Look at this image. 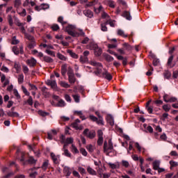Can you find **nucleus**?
Here are the masks:
<instances>
[{
	"label": "nucleus",
	"instance_id": "nucleus-47",
	"mask_svg": "<svg viewBox=\"0 0 178 178\" xmlns=\"http://www.w3.org/2000/svg\"><path fill=\"white\" fill-rule=\"evenodd\" d=\"M14 69L16 70L17 73H19V72H20V70L22 69V67L20 66V65H19V63H15Z\"/></svg>",
	"mask_w": 178,
	"mask_h": 178
},
{
	"label": "nucleus",
	"instance_id": "nucleus-9",
	"mask_svg": "<svg viewBox=\"0 0 178 178\" xmlns=\"http://www.w3.org/2000/svg\"><path fill=\"white\" fill-rule=\"evenodd\" d=\"M46 84H47V86H49V87H51V88H52V90H56V88H58V85L56 84V81H55V80L48 79L46 81Z\"/></svg>",
	"mask_w": 178,
	"mask_h": 178
},
{
	"label": "nucleus",
	"instance_id": "nucleus-58",
	"mask_svg": "<svg viewBox=\"0 0 178 178\" xmlns=\"http://www.w3.org/2000/svg\"><path fill=\"white\" fill-rule=\"evenodd\" d=\"M72 97L74 98L75 102H80V96L79 95H73Z\"/></svg>",
	"mask_w": 178,
	"mask_h": 178
},
{
	"label": "nucleus",
	"instance_id": "nucleus-10",
	"mask_svg": "<svg viewBox=\"0 0 178 178\" xmlns=\"http://www.w3.org/2000/svg\"><path fill=\"white\" fill-rule=\"evenodd\" d=\"M7 115L9 118H19V113L15 112V107H12L10 111L7 112Z\"/></svg>",
	"mask_w": 178,
	"mask_h": 178
},
{
	"label": "nucleus",
	"instance_id": "nucleus-42",
	"mask_svg": "<svg viewBox=\"0 0 178 178\" xmlns=\"http://www.w3.org/2000/svg\"><path fill=\"white\" fill-rule=\"evenodd\" d=\"M57 106H59L60 108H63V106H66V103L65 102V100L60 99L57 104Z\"/></svg>",
	"mask_w": 178,
	"mask_h": 178
},
{
	"label": "nucleus",
	"instance_id": "nucleus-22",
	"mask_svg": "<svg viewBox=\"0 0 178 178\" xmlns=\"http://www.w3.org/2000/svg\"><path fill=\"white\" fill-rule=\"evenodd\" d=\"M122 47H123L124 51H131V49H133V47L129 44V43L125 42L122 44Z\"/></svg>",
	"mask_w": 178,
	"mask_h": 178
},
{
	"label": "nucleus",
	"instance_id": "nucleus-2",
	"mask_svg": "<svg viewBox=\"0 0 178 178\" xmlns=\"http://www.w3.org/2000/svg\"><path fill=\"white\" fill-rule=\"evenodd\" d=\"M95 115L99 118H97L94 115H90V119L92 120V122H96L98 124H100L101 126H104V118H102V116H101V114H99V112L96 111Z\"/></svg>",
	"mask_w": 178,
	"mask_h": 178
},
{
	"label": "nucleus",
	"instance_id": "nucleus-45",
	"mask_svg": "<svg viewBox=\"0 0 178 178\" xmlns=\"http://www.w3.org/2000/svg\"><path fill=\"white\" fill-rule=\"evenodd\" d=\"M173 58H174L173 55H171L168 58V63H167V65L168 66H170L171 67H173L175 66V65H172V62H173Z\"/></svg>",
	"mask_w": 178,
	"mask_h": 178
},
{
	"label": "nucleus",
	"instance_id": "nucleus-29",
	"mask_svg": "<svg viewBox=\"0 0 178 178\" xmlns=\"http://www.w3.org/2000/svg\"><path fill=\"white\" fill-rule=\"evenodd\" d=\"M108 166H110V168L111 169H119V168L120 166L119 165V163H108Z\"/></svg>",
	"mask_w": 178,
	"mask_h": 178
},
{
	"label": "nucleus",
	"instance_id": "nucleus-32",
	"mask_svg": "<svg viewBox=\"0 0 178 178\" xmlns=\"http://www.w3.org/2000/svg\"><path fill=\"white\" fill-rule=\"evenodd\" d=\"M24 35H25V38L28 40V42L35 41V39H34V36L29 33H25Z\"/></svg>",
	"mask_w": 178,
	"mask_h": 178
},
{
	"label": "nucleus",
	"instance_id": "nucleus-43",
	"mask_svg": "<svg viewBox=\"0 0 178 178\" xmlns=\"http://www.w3.org/2000/svg\"><path fill=\"white\" fill-rule=\"evenodd\" d=\"M79 60L81 63H86V62H88V58L86 56H81Z\"/></svg>",
	"mask_w": 178,
	"mask_h": 178
},
{
	"label": "nucleus",
	"instance_id": "nucleus-16",
	"mask_svg": "<svg viewBox=\"0 0 178 178\" xmlns=\"http://www.w3.org/2000/svg\"><path fill=\"white\" fill-rule=\"evenodd\" d=\"M41 91L43 94V95L46 97L48 98L49 97V92H48V89L47 87L43 86L41 88Z\"/></svg>",
	"mask_w": 178,
	"mask_h": 178
},
{
	"label": "nucleus",
	"instance_id": "nucleus-25",
	"mask_svg": "<svg viewBox=\"0 0 178 178\" xmlns=\"http://www.w3.org/2000/svg\"><path fill=\"white\" fill-rule=\"evenodd\" d=\"M43 60L47 63H54V59L48 56H43Z\"/></svg>",
	"mask_w": 178,
	"mask_h": 178
},
{
	"label": "nucleus",
	"instance_id": "nucleus-49",
	"mask_svg": "<svg viewBox=\"0 0 178 178\" xmlns=\"http://www.w3.org/2000/svg\"><path fill=\"white\" fill-rule=\"evenodd\" d=\"M108 24L106 22L102 23L101 24V30L102 31H108V27H106V25Z\"/></svg>",
	"mask_w": 178,
	"mask_h": 178
},
{
	"label": "nucleus",
	"instance_id": "nucleus-7",
	"mask_svg": "<svg viewBox=\"0 0 178 178\" xmlns=\"http://www.w3.org/2000/svg\"><path fill=\"white\" fill-rule=\"evenodd\" d=\"M97 145H102V144H104V132L102 130L99 129L97 131Z\"/></svg>",
	"mask_w": 178,
	"mask_h": 178
},
{
	"label": "nucleus",
	"instance_id": "nucleus-30",
	"mask_svg": "<svg viewBox=\"0 0 178 178\" xmlns=\"http://www.w3.org/2000/svg\"><path fill=\"white\" fill-rule=\"evenodd\" d=\"M49 165V161L45 160V161L43 162L41 168H42L43 170H46L47 169H48V165Z\"/></svg>",
	"mask_w": 178,
	"mask_h": 178
},
{
	"label": "nucleus",
	"instance_id": "nucleus-1",
	"mask_svg": "<svg viewBox=\"0 0 178 178\" xmlns=\"http://www.w3.org/2000/svg\"><path fill=\"white\" fill-rule=\"evenodd\" d=\"M65 31L69 34V35H72V37H79L80 35H86V33L83 31V30H79L80 33L77 32L76 26L73 25H68L65 28Z\"/></svg>",
	"mask_w": 178,
	"mask_h": 178
},
{
	"label": "nucleus",
	"instance_id": "nucleus-39",
	"mask_svg": "<svg viewBox=\"0 0 178 178\" xmlns=\"http://www.w3.org/2000/svg\"><path fill=\"white\" fill-rule=\"evenodd\" d=\"M86 149H88V152L92 154V152H94V149H95V147L92 145H88L86 146Z\"/></svg>",
	"mask_w": 178,
	"mask_h": 178
},
{
	"label": "nucleus",
	"instance_id": "nucleus-15",
	"mask_svg": "<svg viewBox=\"0 0 178 178\" xmlns=\"http://www.w3.org/2000/svg\"><path fill=\"white\" fill-rule=\"evenodd\" d=\"M83 14L85 15V16L89 17L90 19L94 17V13H92L91 10H85L83 11Z\"/></svg>",
	"mask_w": 178,
	"mask_h": 178
},
{
	"label": "nucleus",
	"instance_id": "nucleus-61",
	"mask_svg": "<svg viewBox=\"0 0 178 178\" xmlns=\"http://www.w3.org/2000/svg\"><path fill=\"white\" fill-rule=\"evenodd\" d=\"M42 10H45L46 9L49 8V5L47 3H42L40 5Z\"/></svg>",
	"mask_w": 178,
	"mask_h": 178
},
{
	"label": "nucleus",
	"instance_id": "nucleus-55",
	"mask_svg": "<svg viewBox=\"0 0 178 178\" xmlns=\"http://www.w3.org/2000/svg\"><path fill=\"white\" fill-rule=\"evenodd\" d=\"M102 18L108 19V20H109L111 17L109 16V15H108V13H105V11H103V13H102Z\"/></svg>",
	"mask_w": 178,
	"mask_h": 178
},
{
	"label": "nucleus",
	"instance_id": "nucleus-37",
	"mask_svg": "<svg viewBox=\"0 0 178 178\" xmlns=\"http://www.w3.org/2000/svg\"><path fill=\"white\" fill-rule=\"evenodd\" d=\"M24 81V75L23 74H20L18 75V83L19 84H23Z\"/></svg>",
	"mask_w": 178,
	"mask_h": 178
},
{
	"label": "nucleus",
	"instance_id": "nucleus-48",
	"mask_svg": "<svg viewBox=\"0 0 178 178\" xmlns=\"http://www.w3.org/2000/svg\"><path fill=\"white\" fill-rule=\"evenodd\" d=\"M106 23H107V24H109L111 27H115V20H112L109 18L106 20Z\"/></svg>",
	"mask_w": 178,
	"mask_h": 178
},
{
	"label": "nucleus",
	"instance_id": "nucleus-53",
	"mask_svg": "<svg viewBox=\"0 0 178 178\" xmlns=\"http://www.w3.org/2000/svg\"><path fill=\"white\" fill-rule=\"evenodd\" d=\"M64 149V155L65 156H67L68 158H72V154L70 152H69V150L67 149H66L65 147L63 148Z\"/></svg>",
	"mask_w": 178,
	"mask_h": 178
},
{
	"label": "nucleus",
	"instance_id": "nucleus-60",
	"mask_svg": "<svg viewBox=\"0 0 178 178\" xmlns=\"http://www.w3.org/2000/svg\"><path fill=\"white\" fill-rule=\"evenodd\" d=\"M53 31H58L59 30V25L54 24L51 26Z\"/></svg>",
	"mask_w": 178,
	"mask_h": 178
},
{
	"label": "nucleus",
	"instance_id": "nucleus-11",
	"mask_svg": "<svg viewBox=\"0 0 178 178\" xmlns=\"http://www.w3.org/2000/svg\"><path fill=\"white\" fill-rule=\"evenodd\" d=\"M26 63L30 67H35V66L37 65V60H35L34 58H31L26 60Z\"/></svg>",
	"mask_w": 178,
	"mask_h": 178
},
{
	"label": "nucleus",
	"instance_id": "nucleus-50",
	"mask_svg": "<svg viewBox=\"0 0 178 178\" xmlns=\"http://www.w3.org/2000/svg\"><path fill=\"white\" fill-rule=\"evenodd\" d=\"M71 151L73 154H79V149L74 145H72Z\"/></svg>",
	"mask_w": 178,
	"mask_h": 178
},
{
	"label": "nucleus",
	"instance_id": "nucleus-21",
	"mask_svg": "<svg viewBox=\"0 0 178 178\" xmlns=\"http://www.w3.org/2000/svg\"><path fill=\"white\" fill-rule=\"evenodd\" d=\"M104 3H106V5H108L110 8H114L115 7V1L112 0H105Z\"/></svg>",
	"mask_w": 178,
	"mask_h": 178
},
{
	"label": "nucleus",
	"instance_id": "nucleus-51",
	"mask_svg": "<svg viewBox=\"0 0 178 178\" xmlns=\"http://www.w3.org/2000/svg\"><path fill=\"white\" fill-rule=\"evenodd\" d=\"M8 22L9 26L12 27V26H13V18H12V15H8Z\"/></svg>",
	"mask_w": 178,
	"mask_h": 178
},
{
	"label": "nucleus",
	"instance_id": "nucleus-26",
	"mask_svg": "<svg viewBox=\"0 0 178 178\" xmlns=\"http://www.w3.org/2000/svg\"><path fill=\"white\" fill-rule=\"evenodd\" d=\"M67 72V65H66V64L63 65L61 66V74H62V76H65Z\"/></svg>",
	"mask_w": 178,
	"mask_h": 178
},
{
	"label": "nucleus",
	"instance_id": "nucleus-54",
	"mask_svg": "<svg viewBox=\"0 0 178 178\" xmlns=\"http://www.w3.org/2000/svg\"><path fill=\"white\" fill-rule=\"evenodd\" d=\"M17 12L18 13V15H19V16H22V17H24V16H26L27 15V12L26 11V9H22V12H19L17 10Z\"/></svg>",
	"mask_w": 178,
	"mask_h": 178
},
{
	"label": "nucleus",
	"instance_id": "nucleus-8",
	"mask_svg": "<svg viewBox=\"0 0 178 178\" xmlns=\"http://www.w3.org/2000/svg\"><path fill=\"white\" fill-rule=\"evenodd\" d=\"M50 156L56 165H58V163H60V155H56L54 152H51L50 154Z\"/></svg>",
	"mask_w": 178,
	"mask_h": 178
},
{
	"label": "nucleus",
	"instance_id": "nucleus-34",
	"mask_svg": "<svg viewBox=\"0 0 178 178\" xmlns=\"http://www.w3.org/2000/svg\"><path fill=\"white\" fill-rule=\"evenodd\" d=\"M94 12L96 13L97 15L99 13H101V12H104V7L102 6V5H100L97 8H94Z\"/></svg>",
	"mask_w": 178,
	"mask_h": 178
},
{
	"label": "nucleus",
	"instance_id": "nucleus-57",
	"mask_svg": "<svg viewBox=\"0 0 178 178\" xmlns=\"http://www.w3.org/2000/svg\"><path fill=\"white\" fill-rule=\"evenodd\" d=\"M163 111H165V112H169V111H170V105H169V104L163 105Z\"/></svg>",
	"mask_w": 178,
	"mask_h": 178
},
{
	"label": "nucleus",
	"instance_id": "nucleus-63",
	"mask_svg": "<svg viewBox=\"0 0 178 178\" xmlns=\"http://www.w3.org/2000/svg\"><path fill=\"white\" fill-rule=\"evenodd\" d=\"M106 60H107V62H113V60H114V58L111 55H106Z\"/></svg>",
	"mask_w": 178,
	"mask_h": 178
},
{
	"label": "nucleus",
	"instance_id": "nucleus-6",
	"mask_svg": "<svg viewBox=\"0 0 178 178\" xmlns=\"http://www.w3.org/2000/svg\"><path fill=\"white\" fill-rule=\"evenodd\" d=\"M112 149H113V145L112 144V142L109 140L108 145V142L105 140L104 143V152H108V151H112Z\"/></svg>",
	"mask_w": 178,
	"mask_h": 178
},
{
	"label": "nucleus",
	"instance_id": "nucleus-62",
	"mask_svg": "<svg viewBox=\"0 0 178 178\" xmlns=\"http://www.w3.org/2000/svg\"><path fill=\"white\" fill-rule=\"evenodd\" d=\"M170 97H171L168 95H164L163 97V101H165V102H169V101H170Z\"/></svg>",
	"mask_w": 178,
	"mask_h": 178
},
{
	"label": "nucleus",
	"instance_id": "nucleus-5",
	"mask_svg": "<svg viewBox=\"0 0 178 178\" xmlns=\"http://www.w3.org/2000/svg\"><path fill=\"white\" fill-rule=\"evenodd\" d=\"M12 51L13 52H14L15 55H19V54H21V55H23V54H24V50L23 49V44H21L19 46V50L17 46H13Z\"/></svg>",
	"mask_w": 178,
	"mask_h": 178
},
{
	"label": "nucleus",
	"instance_id": "nucleus-24",
	"mask_svg": "<svg viewBox=\"0 0 178 178\" xmlns=\"http://www.w3.org/2000/svg\"><path fill=\"white\" fill-rule=\"evenodd\" d=\"M63 173L65 176L69 177L70 176V175H72V171H70V168H69L68 167H65L63 169Z\"/></svg>",
	"mask_w": 178,
	"mask_h": 178
},
{
	"label": "nucleus",
	"instance_id": "nucleus-4",
	"mask_svg": "<svg viewBox=\"0 0 178 178\" xmlns=\"http://www.w3.org/2000/svg\"><path fill=\"white\" fill-rule=\"evenodd\" d=\"M83 136H85L88 138H90V140H92V138H95V136H97L95 131H90V129H86L83 131Z\"/></svg>",
	"mask_w": 178,
	"mask_h": 178
},
{
	"label": "nucleus",
	"instance_id": "nucleus-40",
	"mask_svg": "<svg viewBox=\"0 0 178 178\" xmlns=\"http://www.w3.org/2000/svg\"><path fill=\"white\" fill-rule=\"evenodd\" d=\"M28 162L31 164V165H35V163H37V160H35L34 159V157L33 156H29V159H28Z\"/></svg>",
	"mask_w": 178,
	"mask_h": 178
},
{
	"label": "nucleus",
	"instance_id": "nucleus-33",
	"mask_svg": "<svg viewBox=\"0 0 178 178\" xmlns=\"http://www.w3.org/2000/svg\"><path fill=\"white\" fill-rule=\"evenodd\" d=\"M22 5V0H15L14 1V8H16L17 10L20 8Z\"/></svg>",
	"mask_w": 178,
	"mask_h": 178
},
{
	"label": "nucleus",
	"instance_id": "nucleus-17",
	"mask_svg": "<svg viewBox=\"0 0 178 178\" xmlns=\"http://www.w3.org/2000/svg\"><path fill=\"white\" fill-rule=\"evenodd\" d=\"M71 126L73 129H75V130H83V129H84L83 125H79L77 122H73Z\"/></svg>",
	"mask_w": 178,
	"mask_h": 178
},
{
	"label": "nucleus",
	"instance_id": "nucleus-19",
	"mask_svg": "<svg viewBox=\"0 0 178 178\" xmlns=\"http://www.w3.org/2000/svg\"><path fill=\"white\" fill-rule=\"evenodd\" d=\"M93 51L95 56H101L102 55V49L98 47V46Z\"/></svg>",
	"mask_w": 178,
	"mask_h": 178
},
{
	"label": "nucleus",
	"instance_id": "nucleus-41",
	"mask_svg": "<svg viewBox=\"0 0 178 178\" xmlns=\"http://www.w3.org/2000/svg\"><path fill=\"white\" fill-rule=\"evenodd\" d=\"M57 58H58V59H60V60H64V61L67 60V58H66V56H65L63 54L60 53L57 54Z\"/></svg>",
	"mask_w": 178,
	"mask_h": 178
},
{
	"label": "nucleus",
	"instance_id": "nucleus-27",
	"mask_svg": "<svg viewBox=\"0 0 178 178\" xmlns=\"http://www.w3.org/2000/svg\"><path fill=\"white\" fill-rule=\"evenodd\" d=\"M67 53L69 54L70 55V56H72V58H74V59H77V58H79V56L70 49H67Z\"/></svg>",
	"mask_w": 178,
	"mask_h": 178
},
{
	"label": "nucleus",
	"instance_id": "nucleus-64",
	"mask_svg": "<svg viewBox=\"0 0 178 178\" xmlns=\"http://www.w3.org/2000/svg\"><path fill=\"white\" fill-rule=\"evenodd\" d=\"M171 76L170 72L169 71H165L164 72V77L165 79H169Z\"/></svg>",
	"mask_w": 178,
	"mask_h": 178
},
{
	"label": "nucleus",
	"instance_id": "nucleus-35",
	"mask_svg": "<svg viewBox=\"0 0 178 178\" xmlns=\"http://www.w3.org/2000/svg\"><path fill=\"white\" fill-rule=\"evenodd\" d=\"M20 41L17 40V38L16 36H13L11 40V44L12 45H17Z\"/></svg>",
	"mask_w": 178,
	"mask_h": 178
},
{
	"label": "nucleus",
	"instance_id": "nucleus-46",
	"mask_svg": "<svg viewBox=\"0 0 178 178\" xmlns=\"http://www.w3.org/2000/svg\"><path fill=\"white\" fill-rule=\"evenodd\" d=\"M13 94L17 99H21L22 97L20 96V94H19L17 89H13Z\"/></svg>",
	"mask_w": 178,
	"mask_h": 178
},
{
	"label": "nucleus",
	"instance_id": "nucleus-28",
	"mask_svg": "<svg viewBox=\"0 0 178 178\" xmlns=\"http://www.w3.org/2000/svg\"><path fill=\"white\" fill-rule=\"evenodd\" d=\"M13 18L15 19V24H16V26H17L18 27L24 26V23L20 22V20H19L18 18L16 17V16H14Z\"/></svg>",
	"mask_w": 178,
	"mask_h": 178
},
{
	"label": "nucleus",
	"instance_id": "nucleus-20",
	"mask_svg": "<svg viewBox=\"0 0 178 178\" xmlns=\"http://www.w3.org/2000/svg\"><path fill=\"white\" fill-rule=\"evenodd\" d=\"M26 44L29 49H33V48H34V47H35L36 45L35 40H32L31 42H26Z\"/></svg>",
	"mask_w": 178,
	"mask_h": 178
},
{
	"label": "nucleus",
	"instance_id": "nucleus-52",
	"mask_svg": "<svg viewBox=\"0 0 178 178\" xmlns=\"http://www.w3.org/2000/svg\"><path fill=\"white\" fill-rule=\"evenodd\" d=\"M58 22L60 23L63 26H65V24H67V22L63 21V17H58Z\"/></svg>",
	"mask_w": 178,
	"mask_h": 178
},
{
	"label": "nucleus",
	"instance_id": "nucleus-12",
	"mask_svg": "<svg viewBox=\"0 0 178 178\" xmlns=\"http://www.w3.org/2000/svg\"><path fill=\"white\" fill-rule=\"evenodd\" d=\"M102 77H104L106 80H108V81H111V80H112V79H113V77L112 76V74H111V73H109L106 70L104 71V72H102Z\"/></svg>",
	"mask_w": 178,
	"mask_h": 178
},
{
	"label": "nucleus",
	"instance_id": "nucleus-59",
	"mask_svg": "<svg viewBox=\"0 0 178 178\" xmlns=\"http://www.w3.org/2000/svg\"><path fill=\"white\" fill-rule=\"evenodd\" d=\"M170 169H172V168H176V166H177L178 163L176 161H170Z\"/></svg>",
	"mask_w": 178,
	"mask_h": 178
},
{
	"label": "nucleus",
	"instance_id": "nucleus-44",
	"mask_svg": "<svg viewBox=\"0 0 178 178\" xmlns=\"http://www.w3.org/2000/svg\"><path fill=\"white\" fill-rule=\"evenodd\" d=\"M73 141H74L73 138H67L66 139V141H65V145H64V146H63V148L66 147V145H67V144H73Z\"/></svg>",
	"mask_w": 178,
	"mask_h": 178
},
{
	"label": "nucleus",
	"instance_id": "nucleus-31",
	"mask_svg": "<svg viewBox=\"0 0 178 178\" xmlns=\"http://www.w3.org/2000/svg\"><path fill=\"white\" fill-rule=\"evenodd\" d=\"M59 84L60 87H63V88H70V85H69V83H66L65 81H60Z\"/></svg>",
	"mask_w": 178,
	"mask_h": 178
},
{
	"label": "nucleus",
	"instance_id": "nucleus-56",
	"mask_svg": "<svg viewBox=\"0 0 178 178\" xmlns=\"http://www.w3.org/2000/svg\"><path fill=\"white\" fill-rule=\"evenodd\" d=\"M153 169L154 170H157V169H159V162L158 161L153 162Z\"/></svg>",
	"mask_w": 178,
	"mask_h": 178
},
{
	"label": "nucleus",
	"instance_id": "nucleus-23",
	"mask_svg": "<svg viewBox=\"0 0 178 178\" xmlns=\"http://www.w3.org/2000/svg\"><path fill=\"white\" fill-rule=\"evenodd\" d=\"M87 172H88V173H89V175H91L92 176H96V175H97V171H95L91 167L87 168Z\"/></svg>",
	"mask_w": 178,
	"mask_h": 178
},
{
	"label": "nucleus",
	"instance_id": "nucleus-13",
	"mask_svg": "<svg viewBox=\"0 0 178 178\" xmlns=\"http://www.w3.org/2000/svg\"><path fill=\"white\" fill-rule=\"evenodd\" d=\"M97 47L98 44H95L94 42H90L88 45H86V49H90V51H94Z\"/></svg>",
	"mask_w": 178,
	"mask_h": 178
},
{
	"label": "nucleus",
	"instance_id": "nucleus-36",
	"mask_svg": "<svg viewBox=\"0 0 178 178\" xmlns=\"http://www.w3.org/2000/svg\"><path fill=\"white\" fill-rule=\"evenodd\" d=\"M118 35H120L121 37H124V38H127L128 35L124 33V31L122 29L118 30Z\"/></svg>",
	"mask_w": 178,
	"mask_h": 178
},
{
	"label": "nucleus",
	"instance_id": "nucleus-3",
	"mask_svg": "<svg viewBox=\"0 0 178 178\" xmlns=\"http://www.w3.org/2000/svg\"><path fill=\"white\" fill-rule=\"evenodd\" d=\"M90 65L92 66H95L97 68V70L95 71V74L96 76H99L102 73V64L100 63H97L95 61H90Z\"/></svg>",
	"mask_w": 178,
	"mask_h": 178
},
{
	"label": "nucleus",
	"instance_id": "nucleus-18",
	"mask_svg": "<svg viewBox=\"0 0 178 178\" xmlns=\"http://www.w3.org/2000/svg\"><path fill=\"white\" fill-rule=\"evenodd\" d=\"M106 120L110 126H113L115 124V121L113 120V117L111 115H108L106 116Z\"/></svg>",
	"mask_w": 178,
	"mask_h": 178
},
{
	"label": "nucleus",
	"instance_id": "nucleus-38",
	"mask_svg": "<svg viewBox=\"0 0 178 178\" xmlns=\"http://www.w3.org/2000/svg\"><path fill=\"white\" fill-rule=\"evenodd\" d=\"M69 83L71 84H74L76 83V77H74V75H70L68 76Z\"/></svg>",
	"mask_w": 178,
	"mask_h": 178
},
{
	"label": "nucleus",
	"instance_id": "nucleus-14",
	"mask_svg": "<svg viewBox=\"0 0 178 178\" xmlns=\"http://www.w3.org/2000/svg\"><path fill=\"white\" fill-rule=\"evenodd\" d=\"M122 17H124L127 20H131V14L130 11H124L122 14Z\"/></svg>",
	"mask_w": 178,
	"mask_h": 178
}]
</instances>
